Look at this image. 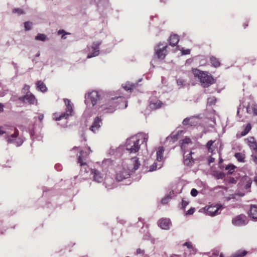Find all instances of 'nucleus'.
I'll list each match as a JSON object with an SVG mask.
<instances>
[{
    "mask_svg": "<svg viewBox=\"0 0 257 257\" xmlns=\"http://www.w3.org/2000/svg\"><path fill=\"white\" fill-rule=\"evenodd\" d=\"M189 121L190 119L189 118H186L183 120L182 123L184 125H188L189 123Z\"/></svg>",
    "mask_w": 257,
    "mask_h": 257,
    "instance_id": "nucleus-46",
    "label": "nucleus"
},
{
    "mask_svg": "<svg viewBox=\"0 0 257 257\" xmlns=\"http://www.w3.org/2000/svg\"><path fill=\"white\" fill-rule=\"evenodd\" d=\"M179 41V36L177 35H171L170 36L169 42V44L172 46H176Z\"/></svg>",
    "mask_w": 257,
    "mask_h": 257,
    "instance_id": "nucleus-20",
    "label": "nucleus"
},
{
    "mask_svg": "<svg viewBox=\"0 0 257 257\" xmlns=\"http://www.w3.org/2000/svg\"><path fill=\"white\" fill-rule=\"evenodd\" d=\"M141 146V140L137 137H133L127 139L126 142V150L130 153L138 152Z\"/></svg>",
    "mask_w": 257,
    "mask_h": 257,
    "instance_id": "nucleus-2",
    "label": "nucleus"
},
{
    "mask_svg": "<svg viewBox=\"0 0 257 257\" xmlns=\"http://www.w3.org/2000/svg\"><path fill=\"white\" fill-rule=\"evenodd\" d=\"M4 105L0 103V113L4 111Z\"/></svg>",
    "mask_w": 257,
    "mask_h": 257,
    "instance_id": "nucleus-49",
    "label": "nucleus"
},
{
    "mask_svg": "<svg viewBox=\"0 0 257 257\" xmlns=\"http://www.w3.org/2000/svg\"><path fill=\"white\" fill-rule=\"evenodd\" d=\"M210 63L212 66L216 68L218 67L220 65V63L218 59L214 56H211L210 58Z\"/></svg>",
    "mask_w": 257,
    "mask_h": 257,
    "instance_id": "nucleus-26",
    "label": "nucleus"
},
{
    "mask_svg": "<svg viewBox=\"0 0 257 257\" xmlns=\"http://www.w3.org/2000/svg\"><path fill=\"white\" fill-rule=\"evenodd\" d=\"M37 88L43 92H45L47 91V88L45 84L42 81H38L36 83Z\"/></svg>",
    "mask_w": 257,
    "mask_h": 257,
    "instance_id": "nucleus-24",
    "label": "nucleus"
},
{
    "mask_svg": "<svg viewBox=\"0 0 257 257\" xmlns=\"http://www.w3.org/2000/svg\"><path fill=\"white\" fill-rule=\"evenodd\" d=\"M13 13H17L18 15L24 14L25 12L22 9L19 8H15L13 10Z\"/></svg>",
    "mask_w": 257,
    "mask_h": 257,
    "instance_id": "nucleus-34",
    "label": "nucleus"
},
{
    "mask_svg": "<svg viewBox=\"0 0 257 257\" xmlns=\"http://www.w3.org/2000/svg\"><path fill=\"white\" fill-rule=\"evenodd\" d=\"M64 101L66 105V111L59 114L57 113H54V115L56 120H60L63 118H67L69 116L72 115L73 108L70 100L65 98Z\"/></svg>",
    "mask_w": 257,
    "mask_h": 257,
    "instance_id": "nucleus-4",
    "label": "nucleus"
},
{
    "mask_svg": "<svg viewBox=\"0 0 257 257\" xmlns=\"http://www.w3.org/2000/svg\"><path fill=\"white\" fill-rule=\"evenodd\" d=\"M145 253V251L144 249H142L141 248H138L136 251L137 254H142L144 255Z\"/></svg>",
    "mask_w": 257,
    "mask_h": 257,
    "instance_id": "nucleus-42",
    "label": "nucleus"
},
{
    "mask_svg": "<svg viewBox=\"0 0 257 257\" xmlns=\"http://www.w3.org/2000/svg\"><path fill=\"white\" fill-rule=\"evenodd\" d=\"M5 133V132L3 130V127L0 126V135H3Z\"/></svg>",
    "mask_w": 257,
    "mask_h": 257,
    "instance_id": "nucleus-52",
    "label": "nucleus"
},
{
    "mask_svg": "<svg viewBox=\"0 0 257 257\" xmlns=\"http://www.w3.org/2000/svg\"><path fill=\"white\" fill-rule=\"evenodd\" d=\"M247 141L249 147L257 154V143L255 141L254 138L253 137H249L247 138Z\"/></svg>",
    "mask_w": 257,
    "mask_h": 257,
    "instance_id": "nucleus-17",
    "label": "nucleus"
},
{
    "mask_svg": "<svg viewBox=\"0 0 257 257\" xmlns=\"http://www.w3.org/2000/svg\"><path fill=\"white\" fill-rule=\"evenodd\" d=\"M46 37L45 35L43 34H39L37 36L35 37V39L36 40H39L42 41H44L46 40Z\"/></svg>",
    "mask_w": 257,
    "mask_h": 257,
    "instance_id": "nucleus-33",
    "label": "nucleus"
},
{
    "mask_svg": "<svg viewBox=\"0 0 257 257\" xmlns=\"http://www.w3.org/2000/svg\"><path fill=\"white\" fill-rule=\"evenodd\" d=\"M192 72L195 77L199 79L201 85L203 87H208L215 83L214 79L207 72L194 68L192 69Z\"/></svg>",
    "mask_w": 257,
    "mask_h": 257,
    "instance_id": "nucleus-1",
    "label": "nucleus"
},
{
    "mask_svg": "<svg viewBox=\"0 0 257 257\" xmlns=\"http://www.w3.org/2000/svg\"><path fill=\"white\" fill-rule=\"evenodd\" d=\"M91 174H93V179L97 182H101L103 180V176L96 169H91Z\"/></svg>",
    "mask_w": 257,
    "mask_h": 257,
    "instance_id": "nucleus-15",
    "label": "nucleus"
},
{
    "mask_svg": "<svg viewBox=\"0 0 257 257\" xmlns=\"http://www.w3.org/2000/svg\"><path fill=\"white\" fill-rule=\"evenodd\" d=\"M219 257H223V254H222V253H221V254H220Z\"/></svg>",
    "mask_w": 257,
    "mask_h": 257,
    "instance_id": "nucleus-57",
    "label": "nucleus"
},
{
    "mask_svg": "<svg viewBox=\"0 0 257 257\" xmlns=\"http://www.w3.org/2000/svg\"><path fill=\"white\" fill-rule=\"evenodd\" d=\"M247 26H248V24H245L244 28H245L246 27H247Z\"/></svg>",
    "mask_w": 257,
    "mask_h": 257,
    "instance_id": "nucleus-56",
    "label": "nucleus"
},
{
    "mask_svg": "<svg viewBox=\"0 0 257 257\" xmlns=\"http://www.w3.org/2000/svg\"><path fill=\"white\" fill-rule=\"evenodd\" d=\"M158 168V165L157 163H154L153 165H152L150 167V171H153L156 170Z\"/></svg>",
    "mask_w": 257,
    "mask_h": 257,
    "instance_id": "nucleus-39",
    "label": "nucleus"
},
{
    "mask_svg": "<svg viewBox=\"0 0 257 257\" xmlns=\"http://www.w3.org/2000/svg\"><path fill=\"white\" fill-rule=\"evenodd\" d=\"M253 160L254 162L257 165V154L256 156H254L253 157Z\"/></svg>",
    "mask_w": 257,
    "mask_h": 257,
    "instance_id": "nucleus-51",
    "label": "nucleus"
},
{
    "mask_svg": "<svg viewBox=\"0 0 257 257\" xmlns=\"http://www.w3.org/2000/svg\"><path fill=\"white\" fill-rule=\"evenodd\" d=\"M247 251L244 250H238L232 254L231 257H243L246 255Z\"/></svg>",
    "mask_w": 257,
    "mask_h": 257,
    "instance_id": "nucleus-25",
    "label": "nucleus"
},
{
    "mask_svg": "<svg viewBox=\"0 0 257 257\" xmlns=\"http://www.w3.org/2000/svg\"><path fill=\"white\" fill-rule=\"evenodd\" d=\"M19 100L25 102L27 101L30 104H34L36 101L35 96L32 94H27L23 97H20Z\"/></svg>",
    "mask_w": 257,
    "mask_h": 257,
    "instance_id": "nucleus-12",
    "label": "nucleus"
},
{
    "mask_svg": "<svg viewBox=\"0 0 257 257\" xmlns=\"http://www.w3.org/2000/svg\"><path fill=\"white\" fill-rule=\"evenodd\" d=\"M170 199H171V197L169 196H168L166 198H163L161 201L162 203L163 204H165V203H167L168 200Z\"/></svg>",
    "mask_w": 257,
    "mask_h": 257,
    "instance_id": "nucleus-47",
    "label": "nucleus"
},
{
    "mask_svg": "<svg viewBox=\"0 0 257 257\" xmlns=\"http://www.w3.org/2000/svg\"><path fill=\"white\" fill-rule=\"evenodd\" d=\"M189 204V202L185 201L184 200H182V203H181V209H185L186 206H187Z\"/></svg>",
    "mask_w": 257,
    "mask_h": 257,
    "instance_id": "nucleus-37",
    "label": "nucleus"
},
{
    "mask_svg": "<svg viewBox=\"0 0 257 257\" xmlns=\"http://www.w3.org/2000/svg\"><path fill=\"white\" fill-rule=\"evenodd\" d=\"M232 223L236 226L245 225L246 224V216L240 214L233 218L232 220Z\"/></svg>",
    "mask_w": 257,
    "mask_h": 257,
    "instance_id": "nucleus-10",
    "label": "nucleus"
},
{
    "mask_svg": "<svg viewBox=\"0 0 257 257\" xmlns=\"http://www.w3.org/2000/svg\"><path fill=\"white\" fill-rule=\"evenodd\" d=\"M19 131L15 128V132L13 135L7 137L8 143L9 144H16L17 146H21L23 143V140L20 138H17L19 136Z\"/></svg>",
    "mask_w": 257,
    "mask_h": 257,
    "instance_id": "nucleus-5",
    "label": "nucleus"
},
{
    "mask_svg": "<svg viewBox=\"0 0 257 257\" xmlns=\"http://www.w3.org/2000/svg\"><path fill=\"white\" fill-rule=\"evenodd\" d=\"M128 175V174L127 172L123 169L116 173V179L118 181H121L125 178H127Z\"/></svg>",
    "mask_w": 257,
    "mask_h": 257,
    "instance_id": "nucleus-19",
    "label": "nucleus"
},
{
    "mask_svg": "<svg viewBox=\"0 0 257 257\" xmlns=\"http://www.w3.org/2000/svg\"><path fill=\"white\" fill-rule=\"evenodd\" d=\"M32 23L30 22H26L24 23V27L26 31H28L31 29Z\"/></svg>",
    "mask_w": 257,
    "mask_h": 257,
    "instance_id": "nucleus-35",
    "label": "nucleus"
},
{
    "mask_svg": "<svg viewBox=\"0 0 257 257\" xmlns=\"http://www.w3.org/2000/svg\"><path fill=\"white\" fill-rule=\"evenodd\" d=\"M148 139V136L147 135H145L143 137V140H141V145L143 143H145L146 145L147 144V142Z\"/></svg>",
    "mask_w": 257,
    "mask_h": 257,
    "instance_id": "nucleus-43",
    "label": "nucleus"
},
{
    "mask_svg": "<svg viewBox=\"0 0 257 257\" xmlns=\"http://www.w3.org/2000/svg\"><path fill=\"white\" fill-rule=\"evenodd\" d=\"M88 156L86 152L81 151L80 155L78 157V163L80 164L81 166L86 165V158Z\"/></svg>",
    "mask_w": 257,
    "mask_h": 257,
    "instance_id": "nucleus-16",
    "label": "nucleus"
},
{
    "mask_svg": "<svg viewBox=\"0 0 257 257\" xmlns=\"http://www.w3.org/2000/svg\"><path fill=\"white\" fill-rule=\"evenodd\" d=\"M184 246H187L189 249V253L190 254H195L196 253L197 249L192 245V243L190 242H186L183 244Z\"/></svg>",
    "mask_w": 257,
    "mask_h": 257,
    "instance_id": "nucleus-22",
    "label": "nucleus"
},
{
    "mask_svg": "<svg viewBox=\"0 0 257 257\" xmlns=\"http://www.w3.org/2000/svg\"><path fill=\"white\" fill-rule=\"evenodd\" d=\"M162 45V44L160 43L155 47V54L159 59L163 60L165 58L167 54V46L166 45L161 48H160Z\"/></svg>",
    "mask_w": 257,
    "mask_h": 257,
    "instance_id": "nucleus-6",
    "label": "nucleus"
},
{
    "mask_svg": "<svg viewBox=\"0 0 257 257\" xmlns=\"http://www.w3.org/2000/svg\"><path fill=\"white\" fill-rule=\"evenodd\" d=\"M121 98V97H111L107 100L106 104L101 106L102 110L106 113H112L115 109L117 106V102L116 100Z\"/></svg>",
    "mask_w": 257,
    "mask_h": 257,
    "instance_id": "nucleus-3",
    "label": "nucleus"
},
{
    "mask_svg": "<svg viewBox=\"0 0 257 257\" xmlns=\"http://www.w3.org/2000/svg\"><path fill=\"white\" fill-rule=\"evenodd\" d=\"M225 177V174L223 173H219L216 175V178L218 179H223Z\"/></svg>",
    "mask_w": 257,
    "mask_h": 257,
    "instance_id": "nucleus-45",
    "label": "nucleus"
},
{
    "mask_svg": "<svg viewBox=\"0 0 257 257\" xmlns=\"http://www.w3.org/2000/svg\"><path fill=\"white\" fill-rule=\"evenodd\" d=\"M253 181L254 182V183H255V184L257 186V177H254Z\"/></svg>",
    "mask_w": 257,
    "mask_h": 257,
    "instance_id": "nucleus-55",
    "label": "nucleus"
},
{
    "mask_svg": "<svg viewBox=\"0 0 257 257\" xmlns=\"http://www.w3.org/2000/svg\"><path fill=\"white\" fill-rule=\"evenodd\" d=\"M251 129V125L250 123H248L245 126L243 131L241 133V136L243 137L246 135Z\"/></svg>",
    "mask_w": 257,
    "mask_h": 257,
    "instance_id": "nucleus-30",
    "label": "nucleus"
},
{
    "mask_svg": "<svg viewBox=\"0 0 257 257\" xmlns=\"http://www.w3.org/2000/svg\"><path fill=\"white\" fill-rule=\"evenodd\" d=\"M133 160L134 162H135L134 169L135 170H137L139 168V167L140 166V164L139 163V161L138 159L137 158H133Z\"/></svg>",
    "mask_w": 257,
    "mask_h": 257,
    "instance_id": "nucleus-36",
    "label": "nucleus"
},
{
    "mask_svg": "<svg viewBox=\"0 0 257 257\" xmlns=\"http://www.w3.org/2000/svg\"><path fill=\"white\" fill-rule=\"evenodd\" d=\"M236 180H235L234 178H231L230 179V183H236Z\"/></svg>",
    "mask_w": 257,
    "mask_h": 257,
    "instance_id": "nucleus-53",
    "label": "nucleus"
},
{
    "mask_svg": "<svg viewBox=\"0 0 257 257\" xmlns=\"http://www.w3.org/2000/svg\"><path fill=\"white\" fill-rule=\"evenodd\" d=\"M101 124H102L101 119L97 116L95 118L92 125L90 127V130L93 133H95L100 128Z\"/></svg>",
    "mask_w": 257,
    "mask_h": 257,
    "instance_id": "nucleus-11",
    "label": "nucleus"
},
{
    "mask_svg": "<svg viewBox=\"0 0 257 257\" xmlns=\"http://www.w3.org/2000/svg\"><path fill=\"white\" fill-rule=\"evenodd\" d=\"M100 97L98 92L96 91H92L88 93L87 95V99L91 101L93 106H94Z\"/></svg>",
    "mask_w": 257,
    "mask_h": 257,
    "instance_id": "nucleus-9",
    "label": "nucleus"
},
{
    "mask_svg": "<svg viewBox=\"0 0 257 257\" xmlns=\"http://www.w3.org/2000/svg\"><path fill=\"white\" fill-rule=\"evenodd\" d=\"M183 145H182L181 148H183Z\"/></svg>",
    "mask_w": 257,
    "mask_h": 257,
    "instance_id": "nucleus-59",
    "label": "nucleus"
},
{
    "mask_svg": "<svg viewBox=\"0 0 257 257\" xmlns=\"http://www.w3.org/2000/svg\"><path fill=\"white\" fill-rule=\"evenodd\" d=\"M198 193V191L196 189L193 188L191 191V195L193 197L196 196Z\"/></svg>",
    "mask_w": 257,
    "mask_h": 257,
    "instance_id": "nucleus-41",
    "label": "nucleus"
},
{
    "mask_svg": "<svg viewBox=\"0 0 257 257\" xmlns=\"http://www.w3.org/2000/svg\"><path fill=\"white\" fill-rule=\"evenodd\" d=\"M165 151L164 148L163 147H160L157 152V160L158 161H162L163 160V154Z\"/></svg>",
    "mask_w": 257,
    "mask_h": 257,
    "instance_id": "nucleus-23",
    "label": "nucleus"
},
{
    "mask_svg": "<svg viewBox=\"0 0 257 257\" xmlns=\"http://www.w3.org/2000/svg\"><path fill=\"white\" fill-rule=\"evenodd\" d=\"M222 208V205H210L206 206L204 210L206 214L210 216H214L220 213L219 209Z\"/></svg>",
    "mask_w": 257,
    "mask_h": 257,
    "instance_id": "nucleus-7",
    "label": "nucleus"
},
{
    "mask_svg": "<svg viewBox=\"0 0 257 257\" xmlns=\"http://www.w3.org/2000/svg\"><path fill=\"white\" fill-rule=\"evenodd\" d=\"M248 214L249 217H251L253 219L257 220V205H250Z\"/></svg>",
    "mask_w": 257,
    "mask_h": 257,
    "instance_id": "nucleus-18",
    "label": "nucleus"
},
{
    "mask_svg": "<svg viewBox=\"0 0 257 257\" xmlns=\"http://www.w3.org/2000/svg\"><path fill=\"white\" fill-rule=\"evenodd\" d=\"M195 210V208H192V207L190 209H189L188 210H187L185 214H186V215H192V214H193L194 213Z\"/></svg>",
    "mask_w": 257,
    "mask_h": 257,
    "instance_id": "nucleus-38",
    "label": "nucleus"
},
{
    "mask_svg": "<svg viewBox=\"0 0 257 257\" xmlns=\"http://www.w3.org/2000/svg\"><path fill=\"white\" fill-rule=\"evenodd\" d=\"M170 224L171 222L168 218H161L158 221V225L163 229H168Z\"/></svg>",
    "mask_w": 257,
    "mask_h": 257,
    "instance_id": "nucleus-13",
    "label": "nucleus"
},
{
    "mask_svg": "<svg viewBox=\"0 0 257 257\" xmlns=\"http://www.w3.org/2000/svg\"><path fill=\"white\" fill-rule=\"evenodd\" d=\"M101 44V41H96L93 43L91 48L93 52L88 54L87 58H91L93 57L97 56L99 54V46Z\"/></svg>",
    "mask_w": 257,
    "mask_h": 257,
    "instance_id": "nucleus-8",
    "label": "nucleus"
},
{
    "mask_svg": "<svg viewBox=\"0 0 257 257\" xmlns=\"http://www.w3.org/2000/svg\"><path fill=\"white\" fill-rule=\"evenodd\" d=\"M214 161V159L212 157H210L209 159V164L213 162Z\"/></svg>",
    "mask_w": 257,
    "mask_h": 257,
    "instance_id": "nucleus-54",
    "label": "nucleus"
},
{
    "mask_svg": "<svg viewBox=\"0 0 257 257\" xmlns=\"http://www.w3.org/2000/svg\"><path fill=\"white\" fill-rule=\"evenodd\" d=\"M181 53L182 55H188L190 53V49H182L181 50Z\"/></svg>",
    "mask_w": 257,
    "mask_h": 257,
    "instance_id": "nucleus-44",
    "label": "nucleus"
},
{
    "mask_svg": "<svg viewBox=\"0 0 257 257\" xmlns=\"http://www.w3.org/2000/svg\"><path fill=\"white\" fill-rule=\"evenodd\" d=\"M191 142V140L190 139H186L185 140H183L184 143L188 144Z\"/></svg>",
    "mask_w": 257,
    "mask_h": 257,
    "instance_id": "nucleus-50",
    "label": "nucleus"
},
{
    "mask_svg": "<svg viewBox=\"0 0 257 257\" xmlns=\"http://www.w3.org/2000/svg\"><path fill=\"white\" fill-rule=\"evenodd\" d=\"M163 105V103L160 100H156L155 101H152L150 103V107L152 109H156L160 108L162 105Z\"/></svg>",
    "mask_w": 257,
    "mask_h": 257,
    "instance_id": "nucleus-21",
    "label": "nucleus"
},
{
    "mask_svg": "<svg viewBox=\"0 0 257 257\" xmlns=\"http://www.w3.org/2000/svg\"><path fill=\"white\" fill-rule=\"evenodd\" d=\"M215 142V140H210L207 143L206 147L209 152L212 153L214 151L215 148L214 147H212V145Z\"/></svg>",
    "mask_w": 257,
    "mask_h": 257,
    "instance_id": "nucleus-29",
    "label": "nucleus"
},
{
    "mask_svg": "<svg viewBox=\"0 0 257 257\" xmlns=\"http://www.w3.org/2000/svg\"><path fill=\"white\" fill-rule=\"evenodd\" d=\"M235 157L240 162H244V155L240 153H236L234 155Z\"/></svg>",
    "mask_w": 257,
    "mask_h": 257,
    "instance_id": "nucleus-31",
    "label": "nucleus"
},
{
    "mask_svg": "<svg viewBox=\"0 0 257 257\" xmlns=\"http://www.w3.org/2000/svg\"><path fill=\"white\" fill-rule=\"evenodd\" d=\"M243 180L245 182L244 188L246 189L250 188L252 184V180L251 178L247 176H245L243 178Z\"/></svg>",
    "mask_w": 257,
    "mask_h": 257,
    "instance_id": "nucleus-28",
    "label": "nucleus"
},
{
    "mask_svg": "<svg viewBox=\"0 0 257 257\" xmlns=\"http://www.w3.org/2000/svg\"><path fill=\"white\" fill-rule=\"evenodd\" d=\"M235 168V166L233 165H229L225 167V169L228 170V173L229 174H231L233 172Z\"/></svg>",
    "mask_w": 257,
    "mask_h": 257,
    "instance_id": "nucleus-32",
    "label": "nucleus"
},
{
    "mask_svg": "<svg viewBox=\"0 0 257 257\" xmlns=\"http://www.w3.org/2000/svg\"><path fill=\"white\" fill-rule=\"evenodd\" d=\"M63 33H65V34L63 35L61 37L62 39H65L66 38V37L65 36V34H70V33H65V32L63 30H59L58 32V35H60L61 34H63Z\"/></svg>",
    "mask_w": 257,
    "mask_h": 257,
    "instance_id": "nucleus-40",
    "label": "nucleus"
},
{
    "mask_svg": "<svg viewBox=\"0 0 257 257\" xmlns=\"http://www.w3.org/2000/svg\"><path fill=\"white\" fill-rule=\"evenodd\" d=\"M76 148H77V147H74V148H73V149H76Z\"/></svg>",
    "mask_w": 257,
    "mask_h": 257,
    "instance_id": "nucleus-58",
    "label": "nucleus"
},
{
    "mask_svg": "<svg viewBox=\"0 0 257 257\" xmlns=\"http://www.w3.org/2000/svg\"><path fill=\"white\" fill-rule=\"evenodd\" d=\"M44 118V114H41L38 116V119L40 121H42Z\"/></svg>",
    "mask_w": 257,
    "mask_h": 257,
    "instance_id": "nucleus-48",
    "label": "nucleus"
},
{
    "mask_svg": "<svg viewBox=\"0 0 257 257\" xmlns=\"http://www.w3.org/2000/svg\"><path fill=\"white\" fill-rule=\"evenodd\" d=\"M122 87L125 90L132 92L135 88V85L133 83H127L122 85Z\"/></svg>",
    "mask_w": 257,
    "mask_h": 257,
    "instance_id": "nucleus-27",
    "label": "nucleus"
},
{
    "mask_svg": "<svg viewBox=\"0 0 257 257\" xmlns=\"http://www.w3.org/2000/svg\"><path fill=\"white\" fill-rule=\"evenodd\" d=\"M194 154V152L191 151L189 154L184 157V164L187 166H192L194 163V160L192 157V155Z\"/></svg>",
    "mask_w": 257,
    "mask_h": 257,
    "instance_id": "nucleus-14",
    "label": "nucleus"
}]
</instances>
